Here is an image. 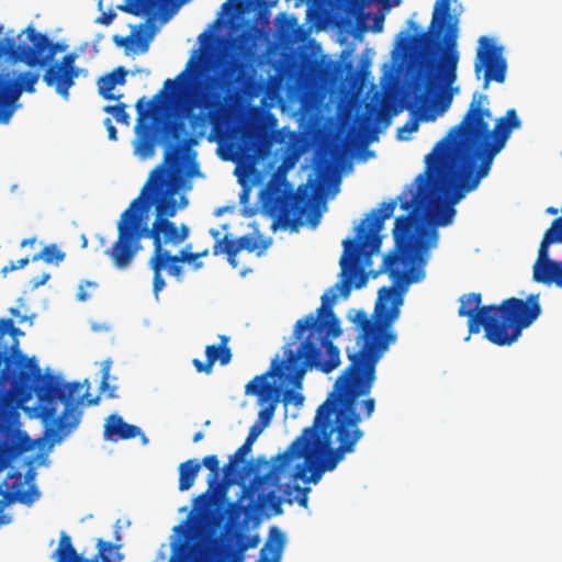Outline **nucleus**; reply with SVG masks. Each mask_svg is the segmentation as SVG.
<instances>
[{
    "instance_id": "1",
    "label": "nucleus",
    "mask_w": 562,
    "mask_h": 562,
    "mask_svg": "<svg viewBox=\"0 0 562 562\" xmlns=\"http://www.w3.org/2000/svg\"><path fill=\"white\" fill-rule=\"evenodd\" d=\"M403 296L395 286H383L378 292L373 317L358 310L350 321L359 334L358 349L348 355L349 364L337 378L328 397L317 407L312 426L303 429L290 446L271 459L269 471L255 475L248 488L249 497L261 504L269 503L276 515L282 513V498L277 492L299 493L296 502L307 507L310 487L291 481L317 484L326 472L334 471L346 454L356 450L363 437L359 424L369 419L375 409V400L368 396L376 380V364L395 344L397 335L393 324L400 317Z\"/></svg>"
},
{
    "instance_id": "2",
    "label": "nucleus",
    "mask_w": 562,
    "mask_h": 562,
    "mask_svg": "<svg viewBox=\"0 0 562 562\" xmlns=\"http://www.w3.org/2000/svg\"><path fill=\"white\" fill-rule=\"evenodd\" d=\"M396 207V200H390L381 204L379 210H373L356 229V238L344 240V252L340 257V278L330 291L322 295V305L316 314H308L295 323L293 338L301 340L296 351L288 350L286 360L280 361L276 357L270 369L255 376L245 386L247 395H256L261 402L272 397L278 387L268 382V378H277L282 383L294 389H301L304 376L310 369H317L323 373H330L340 364V350L331 341L342 334L340 322L333 311L339 291L345 299L349 297L352 285L356 289L363 288L368 277L360 262L361 258L370 260L380 251L384 222L390 218Z\"/></svg>"
},
{
    "instance_id": "3",
    "label": "nucleus",
    "mask_w": 562,
    "mask_h": 562,
    "mask_svg": "<svg viewBox=\"0 0 562 562\" xmlns=\"http://www.w3.org/2000/svg\"><path fill=\"white\" fill-rule=\"evenodd\" d=\"M426 170L416 178V192L403 191L397 200L400 207L407 212L395 218L393 227L394 248L383 258L379 272L400 282H419L425 277L424 266L428 249L437 246L438 232L422 225V213L431 201L432 192L438 200L432 206L434 222L438 226L450 225L456 215L454 205L467 193L474 191L484 178L475 172L474 166L463 164L447 148L437 145L426 156Z\"/></svg>"
},
{
    "instance_id": "4",
    "label": "nucleus",
    "mask_w": 562,
    "mask_h": 562,
    "mask_svg": "<svg viewBox=\"0 0 562 562\" xmlns=\"http://www.w3.org/2000/svg\"><path fill=\"white\" fill-rule=\"evenodd\" d=\"M41 369L34 359L22 353L7 356L0 350V465L9 456L30 448L27 437L19 430V407L26 403L35 392L41 407L36 414L52 428L46 435L53 442H59L80 422L86 394H80V382H63L58 376L49 375L41 384Z\"/></svg>"
},
{
    "instance_id": "5",
    "label": "nucleus",
    "mask_w": 562,
    "mask_h": 562,
    "mask_svg": "<svg viewBox=\"0 0 562 562\" xmlns=\"http://www.w3.org/2000/svg\"><path fill=\"white\" fill-rule=\"evenodd\" d=\"M491 119L488 95L475 91L461 122L437 143V149L447 148L449 154L463 164H471L475 172L485 178L512 132L521 126L515 109L498 117L493 130L490 128Z\"/></svg>"
},
{
    "instance_id": "6",
    "label": "nucleus",
    "mask_w": 562,
    "mask_h": 562,
    "mask_svg": "<svg viewBox=\"0 0 562 562\" xmlns=\"http://www.w3.org/2000/svg\"><path fill=\"white\" fill-rule=\"evenodd\" d=\"M254 44L255 36L247 30L228 41L229 50L223 55L220 74L212 76L204 90L189 103L190 110L201 109L199 114L189 116L192 128L206 127L209 124L214 131L222 127L227 106L249 81L247 60L252 55Z\"/></svg>"
},
{
    "instance_id": "7",
    "label": "nucleus",
    "mask_w": 562,
    "mask_h": 562,
    "mask_svg": "<svg viewBox=\"0 0 562 562\" xmlns=\"http://www.w3.org/2000/svg\"><path fill=\"white\" fill-rule=\"evenodd\" d=\"M147 193L148 186L143 187L139 195L123 211L116 225V240L105 250V255L119 270L131 266L143 249V238L153 240L154 250L148 261H155L169 251L164 246H178L189 237L190 231L186 224L178 227L168 218H155L151 227H148L146 218L153 201L148 199Z\"/></svg>"
},
{
    "instance_id": "8",
    "label": "nucleus",
    "mask_w": 562,
    "mask_h": 562,
    "mask_svg": "<svg viewBox=\"0 0 562 562\" xmlns=\"http://www.w3.org/2000/svg\"><path fill=\"white\" fill-rule=\"evenodd\" d=\"M458 315L468 317L469 335L479 334L483 327L485 338L496 346H510L541 314L539 294L526 300L508 297L501 304L481 305V293L460 297Z\"/></svg>"
},
{
    "instance_id": "9",
    "label": "nucleus",
    "mask_w": 562,
    "mask_h": 562,
    "mask_svg": "<svg viewBox=\"0 0 562 562\" xmlns=\"http://www.w3.org/2000/svg\"><path fill=\"white\" fill-rule=\"evenodd\" d=\"M451 0H437L427 32L414 37L417 46L426 52L432 47L441 48V55L436 71L432 69L419 74L415 87V104L426 103L429 93L437 90L441 83L452 85L457 79L459 52L457 49L458 21L451 15Z\"/></svg>"
},
{
    "instance_id": "10",
    "label": "nucleus",
    "mask_w": 562,
    "mask_h": 562,
    "mask_svg": "<svg viewBox=\"0 0 562 562\" xmlns=\"http://www.w3.org/2000/svg\"><path fill=\"white\" fill-rule=\"evenodd\" d=\"M166 140L164 164L154 169L144 187L148 186V199L156 207V218H170L177 214L178 206L175 195L178 186L171 180V172L179 166L183 145L172 143L178 140L183 132V124L176 119H165L157 126Z\"/></svg>"
},
{
    "instance_id": "11",
    "label": "nucleus",
    "mask_w": 562,
    "mask_h": 562,
    "mask_svg": "<svg viewBox=\"0 0 562 562\" xmlns=\"http://www.w3.org/2000/svg\"><path fill=\"white\" fill-rule=\"evenodd\" d=\"M22 405L19 407V409ZM19 430L21 434L27 437V441L30 443V448L21 451L20 453H15L13 456H9L8 460L4 461V464L0 465V474L9 469L13 461H15L19 457L33 450L37 441L33 440L26 431L22 429L21 423V414L19 413ZM25 464L27 465V470L24 475H22L19 471L10 472L7 476V480L0 484V526L8 525L11 522L12 517L8 514H4V508L14 503H20L26 506H32L35 502H37L41 497V492L37 486L34 484V480L36 476L35 471V460L27 459Z\"/></svg>"
},
{
    "instance_id": "12",
    "label": "nucleus",
    "mask_w": 562,
    "mask_h": 562,
    "mask_svg": "<svg viewBox=\"0 0 562 562\" xmlns=\"http://www.w3.org/2000/svg\"><path fill=\"white\" fill-rule=\"evenodd\" d=\"M263 210L273 218V229L277 226L288 228L302 225L304 216L312 227H316L321 220V213L313 206V196L301 189L290 192L280 186L270 187Z\"/></svg>"
},
{
    "instance_id": "13",
    "label": "nucleus",
    "mask_w": 562,
    "mask_h": 562,
    "mask_svg": "<svg viewBox=\"0 0 562 562\" xmlns=\"http://www.w3.org/2000/svg\"><path fill=\"white\" fill-rule=\"evenodd\" d=\"M190 246L181 249L178 254L172 255L170 251L161 256L155 261H148L149 268L153 270V293L157 299L159 293L166 286V281L162 277V270H167L168 274L176 278L177 281L183 280V266L182 263H193V268L199 270L203 267L202 261H196L200 255L191 252Z\"/></svg>"
},
{
    "instance_id": "14",
    "label": "nucleus",
    "mask_w": 562,
    "mask_h": 562,
    "mask_svg": "<svg viewBox=\"0 0 562 562\" xmlns=\"http://www.w3.org/2000/svg\"><path fill=\"white\" fill-rule=\"evenodd\" d=\"M22 33H26L32 46L19 45L16 59L29 67H45L53 64L56 54L66 50L64 43H53L45 34L37 33L33 26H27Z\"/></svg>"
},
{
    "instance_id": "15",
    "label": "nucleus",
    "mask_w": 562,
    "mask_h": 562,
    "mask_svg": "<svg viewBox=\"0 0 562 562\" xmlns=\"http://www.w3.org/2000/svg\"><path fill=\"white\" fill-rule=\"evenodd\" d=\"M481 47L477 49L476 61L474 65L475 74L479 76L484 68V85L487 89L491 81L503 83L506 78L507 63L503 56V47L496 46L486 36L480 38Z\"/></svg>"
},
{
    "instance_id": "16",
    "label": "nucleus",
    "mask_w": 562,
    "mask_h": 562,
    "mask_svg": "<svg viewBox=\"0 0 562 562\" xmlns=\"http://www.w3.org/2000/svg\"><path fill=\"white\" fill-rule=\"evenodd\" d=\"M76 59L75 53L66 54L59 63L49 64L43 75V81L48 87H54L65 100L69 99V89L79 76V70L75 65Z\"/></svg>"
},
{
    "instance_id": "17",
    "label": "nucleus",
    "mask_w": 562,
    "mask_h": 562,
    "mask_svg": "<svg viewBox=\"0 0 562 562\" xmlns=\"http://www.w3.org/2000/svg\"><path fill=\"white\" fill-rule=\"evenodd\" d=\"M192 64L193 59H190L186 69L182 70L176 79H167L164 82V89L156 93L149 101H145V97H142L136 102L135 108L138 114V121H143L156 113L160 109L162 99H165L166 102L172 101L173 97L179 92L183 81H188L190 79L191 75H189V68Z\"/></svg>"
},
{
    "instance_id": "18",
    "label": "nucleus",
    "mask_w": 562,
    "mask_h": 562,
    "mask_svg": "<svg viewBox=\"0 0 562 562\" xmlns=\"http://www.w3.org/2000/svg\"><path fill=\"white\" fill-rule=\"evenodd\" d=\"M211 234L214 238H217L220 235L218 231L212 229ZM258 247L257 239L250 234H246L240 236L237 239H232L227 235H225L222 239H216L213 246V255L218 256L221 254H225L227 257L228 263L236 268L238 262L236 256L241 250H247L252 252Z\"/></svg>"
},
{
    "instance_id": "19",
    "label": "nucleus",
    "mask_w": 562,
    "mask_h": 562,
    "mask_svg": "<svg viewBox=\"0 0 562 562\" xmlns=\"http://www.w3.org/2000/svg\"><path fill=\"white\" fill-rule=\"evenodd\" d=\"M261 434V427L252 425L248 431L245 442L228 458V462L223 467L224 481L231 484L235 481V476L240 473L239 463L244 462L246 457L251 452L252 445Z\"/></svg>"
},
{
    "instance_id": "20",
    "label": "nucleus",
    "mask_w": 562,
    "mask_h": 562,
    "mask_svg": "<svg viewBox=\"0 0 562 562\" xmlns=\"http://www.w3.org/2000/svg\"><path fill=\"white\" fill-rule=\"evenodd\" d=\"M220 339V345L206 346L205 362L201 361L200 359H193L192 363L198 372L211 374L213 371V366L216 361H218L221 366H226L231 362L233 355L231 348L228 347L229 337L226 335H221Z\"/></svg>"
},
{
    "instance_id": "21",
    "label": "nucleus",
    "mask_w": 562,
    "mask_h": 562,
    "mask_svg": "<svg viewBox=\"0 0 562 562\" xmlns=\"http://www.w3.org/2000/svg\"><path fill=\"white\" fill-rule=\"evenodd\" d=\"M103 435L108 440L111 441L128 440L138 436L142 437L143 443H147L148 441L147 437L144 432H142L139 427L127 424L117 414H112L106 418Z\"/></svg>"
},
{
    "instance_id": "22",
    "label": "nucleus",
    "mask_w": 562,
    "mask_h": 562,
    "mask_svg": "<svg viewBox=\"0 0 562 562\" xmlns=\"http://www.w3.org/2000/svg\"><path fill=\"white\" fill-rule=\"evenodd\" d=\"M23 92L16 81L0 79V123L7 124L12 114L11 103L15 102Z\"/></svg>"
},
{
    "instance_id": "23",
    "label": "nucleus",
    "mask_w": 562,
    "mask_h": 562,
    "mask_svg": "<svg viewBox=\"0 0 562 562\" xmlns=\"http://www.w3.org/2000/svg\"><path fill=\"white\" fill-rule=\"evenodd\" d=\"M285 541V535L277 526L270 527L268 539L257 562H280Z\"/></svg>"
},
{
    "instance_id": "24",
    "label": "nucleus",
    "mask_w": 562,
    "mask_h": 562,
    "mask_svg": "<svg viewBox=\"0 0 562 562\" xmlns=\"http://www.w3.org/2000/svg\"><path fill=\"white\" fill-rule=\"evenodd\" d=\"M201 465H204L210 470V474L207 477V491L201 494L198 497V501H203L205 503L210 502L211 496L209 493L212 492L214 495L222 494L225 492V485L221 481V469H220V460L216 454H209L203 458Z\"/></svg>"
},
{
    "instance_id": "25",
    "label": "nucleus",
    "mask_w": 562,
    "mask_h": 562,
    "mask_svg": "<svg viewBox=\"0 0 562 562\" xmlns=\"http://www.w3.org/2000/svg\"><path fill=\"white\" fill-rule=\"evenodd\" d=\"M127 71L124 67H117L110 74L102 76L98 80L99 94L105 100H119L122 95H115L112 90L116 86H123L126 81Z\"/></svg>"
},
{
    "instance_id": "26",
    "label": "nucleus",
    "mask_w": 562,
    "mask_h": 562,
    "mask_svg": "<svg viewBox=\"0 0 562 562\" xmlns=\"http://www.w3.org/2000/svg\"><path fill=\"white\" fill-rule=\"evenodd\" d=\"M170 0H132L128 3L117 7L119 10L139 16L143 13H150L147 22H151L158 10L167 4Z\"/></svg>"
},
{
    "instance_id": "27",
    "label": "nucleus",
    "mask_w": 562,
    "mask_h": 562,
    "mask_svg": "<svg viewBox=\"0 0 562 562\" xmlns=\"http://www.w3.org/2000/svg\"><path fill=\"white\" fill-rule=\"evenodd\" d=\"M201 469V463L195 459H189L179 465V485L178 488L183 492L190 490Z\"/></svg>"
},
{
    "instance_id": "28",
    "label": "nucleus",
    "mask_w": 562,
    "mask_h": 562,
    "mask_svg": "<svg viewBox=\"0 0 562 562\" xmlns=\"http://www.w3.org/2000/svg\"><path fill=\"white\" fill-rule=\"evenodd\" d=\"M156 143V135L151 133V126L147 125L145 132L137 139L136 153L144 158L151 157L155 153Z\"/></svg>"
},
{
    "instance_id": "29",
    "label": "nucleus",
    "mask_w": 562,
    "mask_h": 562,
    "mask_svg": "<svg viewBox=\"0 0 562 562\" xmlns=\"http://www.w3.org/2000/svg\"><path fill=\"white\" fill-rule=\"evenodd\" d=\"M66 257V254L58 249V247L54 244L45 246L41 252L33 256L32 261L35 262L40 259L44 260L46 263H56L61 262Z\"/></svg>"
},
{
    "instance_id": "30",
    "label": "nucleus",
    "mask_w": 562,
    "mask_h": 562,
    "mask_svg": "<svg viewBox=\"0 0 562 562\" xmlns=\"http://www.w3.org/2000/svg\"><path fill=\"white\" fill-rule=\"evenodd\" d=\"M112 359L108 358L104 361L101 362V383H100V390L103 392H106V396L109 398H115L116 395V386L110 384V371L112 367Z\"/></svg>"
},
{
    "instance_id": "31",
    "label": "nucleus",
    "mask_w": 562,
    "mask_h": 562,
    "mask_svg": "<svg viewBox=\"0 0 562 562\" xmlns=\"http://www.w3.org/2000/svg\"><path fill=\"white\" fill-rule=\"evenodd\" d=\"M98 549L99 555L101 557L103 562H121L123 555L116 552L119 550V546H115L111 542H105L102 539L98 540Z\"/></svg>"
},
{
    "instance_id": "32",
    "label": "nucleus",
    "mask_w": 562,
    "mask_h": 562,
    "mask_svg": "<svg viewBox=\"0 0 562 562\" xmlns=\"http://www.w3.org/2000/svg\"><path fill=\"white\" fill-rule=\"evenodd\" d=\"M38 79L40 75L37 72L24 71L19 75L16 82L19 87L23 88V91L33 93Z\"/></svg>"
},
{
    "instance_id": "33",
    "label": "nucleus",
    "mask_w": 562,
    "mask_h": 562,
    "mask_svg": "<svg viewBox=\"0 0 562 562\" xmlns=\"http://www.w3.org/2000/svg\"><path fill=\"white\" fill-rule=\"evenodd\" d=\"M104 112L110 113L114 116L117 123L130 124V115L126 112V104L119 103L115 105H106Z\"/></svg>"
},
{
    "instance_id": "34",
    "label": "nucleus",
    "mask_w": 562,
    "mask_h": 562,
    "mask_svg": "<svg viewBox=\"0 0 562 562\" xmlns=\"http://www.w3.org/2000/svg\"><path fill=\"white\" fill-rule=\"evenodd\" d=\"M277 403L278 398H273L268 406L259 412V423L256 425L261 427V431L271 423L276 412Z\"/></svg>"
},
{
    "instance_id": "35",
    "label": "nucleus",
    "mask_w": 562,
    "mask_h": 562,
    "mask_svg": "<svg viewBox=\"0 0 562 562\" xmlns=\"http://www.w3.org/2000/svg\"><path fill=\"white\" fill-rule=\"evenodd\" d=\"M252 2H255V0H248V3L246 0H227L223 4V10H229L233 8L236 13H244L247 11L248 5ZM256 2L260 3L259 0H256Z\"/></svg>"
},
{
    "instance_id": "36",
    "label": "nucleus",
    "mask_w": 562,
    "mask_h": 562,
    "mask_svg": "<svg viewBox=\"0 0 562 562\" xmlns=\"http://www.w3.org/2000/svg\"><path fill=\"white\" fill-rule=\"evenodd\" d=\"M418 120H408L403 126L397 128L398 139H408V135L418 130Z\"/></svg>"
},
{
    "instance_id": "37",
    "label": "nucleus",
    "mask_w": 562,
    "mask_h": 562,
    "mask_svg": "<svg viewBox=\"0 0 562 562\" xmlns=\"http://www.w3.org/2000/svg\"><path fill=\"white\" fill-rule=\"evenodd\" d=\"M283 402L285 405L292 403L295 406H301L303 405L304 396L294 390H285L283 394Z\"/></svg>"
},
{
    "instance_id": "38",
    "label": "nucleus",
    "mask_w": 562,
    "mask_h": 562,
    "mask_svg": "<svg viewBox=\"0 0 562 562\" xmlns=\"http://www.w3.org/2000/svg\"><path fill=\"white\" fill-rule=\"evenodd\" d=\"M86 286L95 288L97 283L93 281H85L79 285V291L77 293V300L80 302H85L89 299V294L85 290Z\"/></svg>"
},
{
    "instance_id": "39",
    "label": "nucleus",
    "mask_w": 562,
    "mask_h": 562,
    "mask_svg": "<svg viewBox=\"0 0 562 562\" xmlns=\"http://www.w3.org/2000/svg\"><path fill=\"white\" fill-rule=\"evenodd\" d=\"M30 262L27 257L22 258L16 261V263L11 262L9 266H4L1 270L2 273L7 274L8 272L14 271L16 269L24 268Z\"/></svg>"
},
{
    "instance_id": "40",
    "label": "nucleus",
    "mask_w": 562,
    "mask_h": 562,
    "mask_svg": "<svg viewBox=\"0 0 562 562\" xmlns=\"http://www.w3.org/2000/svg\"><path fill=\"white\" fill-rule=\"evenodd\" d=\"M13 324L14 322L12 318H0V339L5 335L11 334Z\"/></svg>"
},
{
    "instance_id": "41",
    "label": "nucleus",
    "mask_w": 562,
    "mask_h": 562,
    "mask_svg": "<svg viewBox=\"0 0 562 562\" xmlns=\"http://www.w3.org/2000/svg\"><path fill=\"white\" fill-rule=\"evenodd\" d=\"M104 125L106 127V131H108V136L111 140H116L117 139V130L116 127L113 125L111 119L106 117L104 120Z\"/></svg>"
},
{
    "instance_id": "42",
    "label": "nucleus",
    "mask_w": 562,
    "mask_h": 562,
    "mask_svg": "<svg viewBox=\"0 0 562 562\" xmlns=\"http://www.w3.org/2000/svg\"><path fill=\"white\" fill-rule=\"evenodd\" d=\"M116 14L113 11H109L100 15L95 22L103 24V25H110L113 20L115 19Z\"/></svg>"
},
{
    "instance_id": "43",
    "label": "nucleus",
    "mask_w": 562,
    "mask_h": 562,
    "mask_svg": "<svg viewBox=\"0 0 562 562\" xmlns=\"http://www.w3.org/2000/svg\"><path fill=\"white\" fill-rule=\"evenodd\" d=\"M10 313L19 319L20 324L30 322V325H33V319H34L35 315H32V316L21 315L20 311L18 308H11Z\"/></svg>"
},
{
    "instance_id": "44",
    "label": "nucleus",
    "mask_w": 562,
    "mask_h": 562,
    "mask_svg": "<svg viewBox=\"0 0 562 562\" xmlns=\"http://www.w3.org/2000/svg\"><path fill=\"white\" fill-rule=\"evenodd\" d=\"M50 278V274L48 272L43 273L41 277L33 278L31 280V284L33 289H36L41 285H44Z\"/></svg>"
},
{
    "instance_id": "45",
    "label": "nucleus",
    "mask_w": 562,
    "mask_h": 562,
    "mask_svg": "<svg viewBox=\"0 0 562 562\" xmlns=\"http://www.w3.org/2000/svg\"><path fill=\"white\" fill-rule=\"evenodd\" d=\"M132 38H133V35H130V36H126V37H122L120 35H114L113 36V42L117 45V46H127L131 42H132Z\"/></svg>"
},
{
    "instance_id": "46",
    "label": "nucleus",
    "mask_w": 562,
    "mask_h": 562,
    "mask_svg": "<svg viewBox=\"0 0 562 562\" xmlns=\"http://www.w3.org/2000/svg\"><path fill=\"white\" fill-rule=\"evenodd\" d=\"M33 459L35 460V463H37V465H47L48 464V457L46 453H38Z\"/></svg>"
},
{
    "instance_id": "47",
    "label": "nucleus",
    "mask_w": 562,
    "mask_h": 562,
    "mask_svg": "<svg viewBox=\"0 0 562 562\" xmlns=\"http://www.w3.org/2000/svg\"><path fill=\"white\" fill-rule=\"evenodd\" d=\"M383 8L390 9L392 7H397L401 4V0H383Z\"/></svg>"
},
{
    "instance_id": "48",
    "label": "nucleus",
    "mask_w": 562,
    "mask_h": 562,
    "mask_svg": "<svg viewBox=\"0 0 562 562\" xmlns=\"http://www.w3.org/2000/svg\"><path fill=\"white\" fill-rule=\"evenodd\" d=\"M382 27H383V16L375 18L374 25H373V31L374 32H381Z\"/></svg>"
},
{
    "instance_id": "49",
    "label": "nucleus",
    "mask_w": 562,
    "mask_h": 562,
    "mask_svg": "<svg viewBox=\"0 0 562 562\" xmlns=\"http://www.w3.org/2000/svg\"><path fill=\"white\" fill-rule=\"evenodd\" d=\"M179 550H180V560H181V562H187L188 557H189L187 548L184 546H181Z\"/></svg>"
},
{
    "instance_id": "50",
    "label": "nucleus",
    "mask_w": 562,
    "mask_h": 562,
    "mask_svg": "<svg viewBox=\"0 0 562 562\" xmlns=\"http://www.w3.org/2000/svg\"><path fill=\"white\" fill-rule=\"evenodd\" d=\"M269 464V461L266 459L265 456H259L257 457L256 459V467H261V465H268Z\"/></svg>"
},
{
    "instance_id": "51",
    "label": "nucleus",
    "mask_w": 562,
    "mask_h": 562,
    "mask_svg": "<svg viewBox=\"0 0 562 562\" xmlns=\"http://www.w3.org/2000/svg\"><path fill=\"white\" fill-rule=\"evenodd\" d=\"M259 543V538L257 536H254L252 538L249 539V542L247 546H245V548H255L257 547V544Z\"/></svg>"
},
{
    "instance_id": "52",
    "label": "nucleus",
    "mask_w": 562,
    "mask_h": 562,
    "mask_svg": "<svg viewBox=\"0 0 562 562\" xmlns=\"http://www.w3.org/2000/svg\"><path fill=\"white\" fill-rule=\"evenodd\" d=\"M23 335H24V333H23L20 328L15 327V326L13 325V328H12V330H11L10 336H11V337H13V338H16V337H19V336H23Z\"/></svg>"
},
{
    "instance_id": "53",
    "label": "nucleus",
    "mask_w": 562,
    "mask_h": 562,
    "mask_svg": "<svg viewBox=\"0 0 562 562\" xmlns=\"http://www.w3.org/2000/svg\"><path fill=\"white\" fill-rule=\"evenodd\" d=\"M35 243V238H26L21 241V247H26L29 245H33Z\"/></svg>"
},
{
    "instance_id": "54",
    "label": "nucleus",
    "mask_w": 562,
    "mask_h": 562,
    "mask_svg": "<svg viewBox=\"0 0 562 562\" xmlns=\"http://www.w3.org/2000/svg\"><path fill=\"white\" fill-rule=\"evenodd\" d=\"M546 213L550 215H557L559 213V209L554 206H549L547 207Z\"/></svg>"
},
{
    "instance_id": "55",
    "label": "nucleus",
    "mask_w": 562,
    "mask_h": 562,
    "mask_svg": "<svg viewBox=\"0 0 562 562\" xmlns=\"http://www.w3.org/2000/svg\"><path fill=\"white\" fill-rule=\"evenodd\" d=\"M204 437V434L202 431H198L194 434L193 436V442H199L200 440H202Z\"/></svg>"
},
{
    "instance_id": "56",
    "label": "nucleus",
    "mask_w": 562,
    "mask_h": 562,
    "mask_svg": "<svg viewBox=\"0 0 562 562\" xmlns=\"http://www.w3.org/2000/svg\"><path fill=\"white\" fill-rule=\"evenodd\" d=\"M150 38H151V34H149V35H148L147 40H145L144 42H140L142 50H143V52L147 50V48H148V43H147V42H148V40H150Z\"/></svg>"
},
{
    "instance_id": "57",
    "label": "nucleus",
    "mask_w": 562,
    "mask_h": 562,
    "mask_svg": "<svg viewBox=\"0 0 562 562\" xmlns=\"http://www.w3.org/2000/svg\"><path fill=\"white\" fill-rule=\"evenodd\" d=\"M450 102H451V99H450V98H448L446 101H442V102H441V109H442V111H445L446 109H448V108H449Z\"/></svg>"
},
{
    "instance_id": "58",
    "label": "nucleus",
    "mask_w": 562,
    "mask_h": 562,
    "mask_svg": "<svg viewBox=\"0 0 562 562\" xmlns=\"http://www.w3.org/2000/svg\"><path fill=\"white\" fill-rule=\"evenodd\" d=\"M98 403H99V396H95V397H93V398H91V400H88V403H87V404H88V405H95V404H98Z\"/></svg>"
},
{
    "instance_id": "59",
    "label": "nucleus",
    "mask_w": 562,
    "mask_h": 562,
    "mask_svg": "<svg viewBox=\"0 0 562 562\" xmlns=\"http://www.w3.org/2000/svg\"><path fill=\"white\" fill-rule=\"evenodd\" d=\"M195 255H200V258L201 257H206L209 255V249H205V250L200 251V252H195Z\"/></svg>"
},
{
    "instance_id": "60",
    "label": "nucleus",
    "mask_w": 562,
    "mask_h": 562,
    "mask_svg": "<svg viewBox=\"0 0 562 562\" xmlns=\"http://www.w3.org/2000/svg\"><path fill=\"white\" fill-rule=\"evenodd\" d=\"M434 119H435L434 115H427V114L424 115V120H426V121L434 120Z\"/></svg>"
},
{
    "instance_id": "61",
    "label": "nucleus",
    "mask_w": 562,
    "mask_h": 562,
    "mask_svg": "<svg viewBox=\"0 0 562 562\" xmlns=\"http://www.w3.org/2000/svg\"><path fill=\"white\" fill-rule=\"evenodd\" d=\"M409 26L413 27V29H416V25L413 21H409Z\"/></svg>"
},
{
    "instance_id": "62",
    "label": "nucleus",
    "mask_w": 562,
    "mask_h": 562,
    "mask_svg": "<svg viewBox=\"0 0 562 562\" xmlns=\"http://www.w3.org/2000/svg\"><path fill=\"white\" fill-rule=\"evenodd\" d=\"M168 19H169V16H167V15H164V16H162V21H164V22H166Z\"/></svg>"
}]
</instances>
